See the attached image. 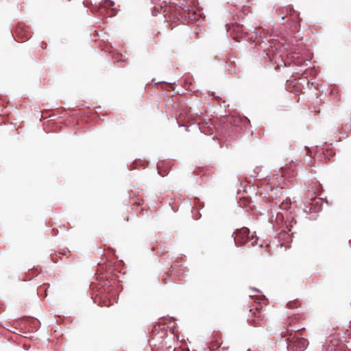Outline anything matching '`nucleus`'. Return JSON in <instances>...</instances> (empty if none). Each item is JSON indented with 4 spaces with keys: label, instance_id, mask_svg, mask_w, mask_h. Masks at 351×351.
Segmentation results:
<instances>
[{
    "label": "nucleus",
    "instance_id": "3",
    "mask_svg": "<svg viewBox=\"0 0 351 351\" xmlns=\"http://www.w3.org/2000/svg\"><path fill=\"white\" fill-rule=\"evenodd\" d=\"M16 33L19 38L29 39L31 37V33L28 31L27 27L23 26H18L16 29Z\"/></svg>",
    "mask_w": 351,
    "mask_h": 351
},
{
    "label": "nucleus",
    "instance_id": "5",
    "mask_svg": "<svg viewBox=\"0 0 351 351\" xmlns=\"http://www.w3.org/2000/svg\"><path fill=\"white\" fill-rule=\"evenodd\" d=\"M219 348L217 341H213L210 343V349L212 350H217Z\"/></svg>",
    "mask_w": 351,
    "mask_h": 351
},
{
    "label": "nucleus",
    "instance_id": "6",
    "mask_svg": "<svg viewBox=\"0 0 351 351\" xmlns=\"http://www.w3.org/2000/svg\"><path fill=\"white\" fill-rule=\"evenodd\" d=\"M47 46V45L46 43H43V45H42L41 47H42L43 49H46Z\"/></svg>",
    "mask_w": 351,
    "mask_h": 351
},
{
    "label": "nucleus",
    "instance_id": "1",
    "mask_svg": "<svg viewBox=\"0 0 351 351\" xmlns=\"http://www.w3.org/2000/svg\"><path fill=\"white\" fill-rule=\"evenodd\" d=\"M308 342L307 339L302 337H294L287 345L289 351H303L304 350Z\"/></svg>",
    "mask_w": 351,
    "mask_h": 351
},
{
    "label": "nucleus",
    "instance_id": "2",
    "mask_svg": "<svg viewBox=\"0 0 351 351\" xmlns=\"http://www.w3.org/2000/svg\"><path fill=\"white\" fill-rule=\"evenodd\" d=\"M196 3V0H188L186 1V5H184V7L183 8V12H186L189 14V16H184V17H188V19L190 20H193L195 19V16H193L195 14V11L193 10V8H195Z\"/></svg>",
    "mask_w": 351,
    "mask_h": 351
},
{
    "label": "nucleus",
    "instance_id": "4",
    "mask_svg": "<svg viewBox=\"0 0 351 351\" xmlns=\"http://www.w3.org/2000/svg\"><path fill=\"white\" fill-rule=\"evenodd\" d=\"M249 230L247 228H241V230H237L236 232H235V238H234V240L236 241L237 239H238L240 237H242V238L244 237V236H247L248 234H249Z\"/></svg>",
    "mask_w": 351,
    "mask_h": 351
},
{
    "label": "nucleus",
    "instance_id": "7",
    "mask_svg": "<svg viewBox=\"0 0 351 351\" xmlns=\"http://www.w3.org/2000/svg\"><path fill=\"white\" fill-rule=\"evenodd\" d=\"M108 3L109 5H112V1H108Z\"/></svg>",
    "mask_w": 351,
    "mask_h": 351
}]
</instances>
